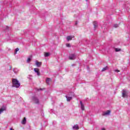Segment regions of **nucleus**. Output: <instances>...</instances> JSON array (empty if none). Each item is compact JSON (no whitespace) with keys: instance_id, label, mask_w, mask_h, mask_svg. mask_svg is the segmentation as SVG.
Masks as SVG:
<instances>
[{"instance_id":"12","label":"nucleus","mask_w":130,"mask_h":130,"mask_svg":"<svg viewBox=\"0 0 130 130\" xmlns=\"http://www.w3.org/2000/svg\"><path fill=\"white\" fill-rule=\"evenodd\" d=\"M68 96H70V97H75V93L71 92H69L68 93Z\"/></svg>"},{"instance_id":"5","label":"nucleus","mask_w":130,"mask_h":130,"mask_svg":"<svg viewBox=\"0 0 130 130\" xmlns=\"http://www.w3.org/2000/svg\"><path fill=\"white\" fill-rule=\"evenodd\" d=\"M65 97L66 98L68 102H70V101L73 99V98H72V96H69V94H68V95H66Z\"/></svg>"},{"instance_id":"1","label":"nucleus","mask_w":130,"mask_h":130,"mask_svg":"<svg viewBox=\"0 0 130 130\" xmlns=\"http://www.w3.org/2000/svg\"><path fill=\"white\" fill-rule=\"evenodd\" d=\"M12 87H15V88H19L21 86V84L19 82V81L15 79H12Z\"/></svg>"},{"instance_id":"6","label":"nucleus","mask_w":130,"mask_h":130,"mask_svg":"<svg viewBox=\"0 0 130 130\" xmlns=\"http://www.w3.org/2000/svg\"><path fill=\"white\" fill-rule=\"evenodd\" d=\"M7 110V109L6 108V107H3L0 109V114H2L4 111H6Z\"/></svg>"},{"instance_id":"16","label":"nucleus","mask_w":130,"mask_h":130,"mask_svg":"<svg viewBox=\"0 0 130 130\" xmlns=\"http://www.w3.org/2000/svg\"><path fill=\"white\" fill-rule=\"evenodd\" d=\"M26 117H24V119L21 122L22 124H26Z\"/></svg>"},{"instance_id":"20","label":"nucleus","mask_w":130,"mask_h":130,"mask_svg":"<svg viewBox=\"0 0 130 130\" xmlns=\"http://www.w3.org/2000/svg\"><path fill=\"white\" fill-rule=\"evenodd\" d=\"M113 27L114 28H118V27H119V25L116 24H114L113 25Z\"/></svg>"},{"instance_id":"21","label":"nucleus","mask_w":130,"mask_h":130,"mask_svg":"<svg viewBox=\"0 0 130 130\" xmlns=\"http://www.w3.org/2000/svg\"><path fill=\"white\" fill-rule=\"evenodd\" d=\"M19 48H17L15 49V54H16L17 52H18V51H19Z\"/></svg>"},{"instance_id":"28","label":"nucleus","mask_w":130,"mask_h":130,"mask_svg":"<svg viewBox=\"0 0 130 130\" xmlns=\"http://www.w3.org/2000/svg\"><path fill=\"white\" fill-rule=\"evenodd\" d=\"M10 130H14V129H13V128H10Z\"/></svg>"},{"instance_id":"14","label":"nucleus","mask_w":130,"mask_h":130,"mask_svg":"<svg viewBox=\"0 0 130 130\" xmlns=\"http://www.w3.org/2000/svg\"><path fill=\"white\" fill-rule=\"evenodd\" d=\"M51 81V79L49 78H47L46 80V82L47 83V84H48V85L49 84V82Z\"/></svg>"},{"instance_id":"26","label":"nucleus","mask_w":130,"mask_h":130,"mask_svg":"<svg viewBox=\"0 0 130 130\" xmlns=\"http://www.w3.org/2000/svg\"><path fill=\"white\" fill-rule=\"evenodd\" d=\"M16 70H17V69H13V71H14V73H17V72L15 71Z\"/></svg>"},{"instance_id":"3","label":"nucleus","mask_w":130,"mask_h":130,"mask_svg":"<svg viewBox=\"0 0 130 130\" xmlns=\"http://www.w3.org/2000/svg\"><path fill=\"white\" fill-rule=\"evenodd\" d=\"M111 111L110 110H107L106 112H104L102 114L103 116H106V115H110Z\"/></svg>"},{"instance_id":"25","label":"nucleus","mask_w":130,"mask_h":130,"mask_svg":"<svg viewBox=\"0 0 130 130\" xmlns=\"http://www.w3.org/2000/svg\"><path fill=\"white\" fill-rule=\"evenodd\" d=\"M115 72H116L117 73H119V70H115Z\"/></svg>"},{"instance_id":"10","label":"nucleus","mask_w":130,"mask_h":130,"mask_svg":"<svg viewBox=\"0 0 130 130\" xmlns=\"http://www.w3.org/2000/svg\"><path fill=\"white\" fill-rule=\"evenodd\" d=\"M80 105L81 110L84 111V110H85V106H84V104L82 103V101H80Z\"/></svg>"},{"instance_id":"29","label":"nucleus","mask_w":130,"mask_h":130,"mask_svg":"<svg viewBox=\"0 0 130 130\" xmlns=\"http://www.w3.org/2000/svg\"><path fill=\"white\" fill-rule=\"evenodd\" d=\"M86 1V2H88V0H85Z\"/></svg>"},{"instance_id":"8","label":"nucleus","mask_w":130,"mask_h":130,"mask_svg":"<svg viewBox=\"0 0 130 130\" xmlns=\"http://www.w3.org/2000/svg\"><path fill=\"white\" fill-rule=\"evenodd\" d=\"M122 97L124 98V97H126L127 96V94H126V91L124 89L122 90Z\"/></svg>"},{"instance_id":"7","label":"nucleus","mask_w":130,"mask_h":130,"mask_svg":"<svg viewBox=\"0 0 130 130\" xmlns=\"http://www.w3.org/2000/svg\"><path fill=\"white\" fill-rule=\"evenodd\" d=\"M34 71L37 73V76H40V72H39V69L35 68Z\"/></svg>"},{"instance_id":"17","label":"nucleus","mask_w":130,"mask_h":130,"mask_svg":"<svg viewBox=\"0 0 130 130\" xmlns=\"http://www.w3.org/2000/svg\"><path fill=\"white\" fill-rule=\"evenodd\" d=\"M31 57H29L27 58V61H26L27 63H30V61H31Z\"/></svg>"},{"instance_id":"23","label":"nucleus","mask_w":130,"mask_h":130,"mask_svg":"<svg viewBox=\"0 0 130 130\" xmlns=\"http://www.w3.org/2000/svg\"><path fill=\"white\" fill-rule=\"evenodd\" d=\"M115 51H116V52H118V51H120V49L116 48V49H115Z\"/></svg>"},{"instance_id":"2","label":"nucleus","mask_w":130,"mask_h":130,"mask_svg":"<svg viewBox=\"0 0 130 130\" xmlns=\"http://www.w3.org/2000/svg\"><path fill=\"white\" fill-rule=\"evenodd\" d=\"M32 101L36 104H38L39 103V99L36 96H32Z\"/></svg>"},{"instance_id":"27","label":"nucleus","mask_w":130,"mask_h":130,"mask_svg":"<svg viewBox=\"0 0 130 130\" xmlns=\"http://www.w3.org/2000/svg\"><path fill=\"white\" fill-rule=\"evenodd\" d=\"M75 25H78V21H76Z\"/></svg>"},{"instance_id":"24","label":"nucleus","mask_w":130,"mask_h":130,"mask_svg":"<svg viewBox=\"0 0 130 130\" xmlns=\"http://www.w3.org/2000/svg\"><path fill=\"white\" fill-rule=\"evenodd\" d=\"M67 47H71V44H66Z\"/></svg>"},{"instance_id":"18","label":"nucleus","mask_w":130,"mask_h":130,"mask_svg":"<svg viewBox=\"0 0 130 130\" xmlns=\"http://www.w3.org/2000/svg\"><path fill=\"white\" fill-rule=\"evenodd\" d=\"M107 69H108V67H106L103 68L102 70V72H105V71H106V70H107Z\"/></svg>"},{"instance_id":"9","label":"nucleus","mask_w":130,"mask_h":130,"mask_svg":"<svg viewBox=\"0 0 130 130\" xmlns=\"http://www.w3.org/2000/svg\"><path fill=\"white\" fill-rule=\"evenodd\" d=\"M75 37L73 36H69L67 37V41H70V40H72L73 38H74Z\"/></svg>"},{"instance_id":"4","label":"nucleus","mask_w":130,"mask_h":130,"mask_svg":"<svg viewBox=\"0 0 130 130\" xmlns=\"http://www.w3.org/2000/svg\"><path fill=\"white\" fill-rule=\"evenodd\" d=\"M69 59H71V60L76 59V55L75 54H72L70 55Z\"/></svg>"},{"instance_id":"22","label":"nucleus","mask_w":130,"mask_h":130,"mask_svg":"<svg viewBox=\"0 0 130 130\" xmlns=\"http://www.w3.org/2000/svg\"><path fill=\"white\" fill-rule=\"evenodd\" d=\"M28 79L29 80H32V76L31 75H28L27 77Z\"/></svg>"},{"instance_id":"11","label":"nucleus","mask_w":130,"mask_h":130,"mask_svg":"<svg viewBox=\"0 0 130 130\" xmlns=\"http://www.w3.org/2000/svg\"><path fill=\"white\" fill-rule=\"evenodd\" d=\"M36 64L38 68H40V67H41V64H42V63L41 62L36 61Z\"/></svg>"},{"instance_id":"30","label":"nucleus","mask_w":130,"mask_h":130,"mask_svg":"<svg viewBox=\"0 0 130 130\" xmlns=\"http://www.w3.org/2000/svg\"><path fill=\"white\" fill-rule=\"evenodd\" d=\"M40 90H42V88H41Z\"/></svg>"},{"instance_id":"15","label":"nucleus","mask_w":130,"mask_h":130,"mask_svg":"<svg viewBox=\"0 0 130 130\" xmlns=\"http://www.w3.org/2000/svg\"><path fill=\"white\" fill-rule=\"evenodd\" d=\"M73 129H79V126L78 125H74L73 126Z\"/></svg>"},{"instance_id":"13","label":"nucleus","mask_w":130,"mask_h":130,"mask_svg":"<svg viewBox=\"0 0 130 130\" xmlns=\"http://www.w3.org/2000/svg\"><path fill=\"white\" fill-rule=\"evenodd\" d=\"M93 26H94V29H96V28L98 27V24L97 23V22L96 21L93 22Z\"/></svg>"},{"instance_id":"19","label":"nucleus","mask_w":130,"mask_h":130,"mask_svg":"<svg viewBox=\"0 0 130 130\" xmlns=\"http://www.w3.org/2000/svg\"><path fill=\"white\" fill-rule=\"evenodd\" d=\"M44 55H45V57H47L48 56H49L50 54H49V53H45Z\"/></svg>"}]
</instances>
